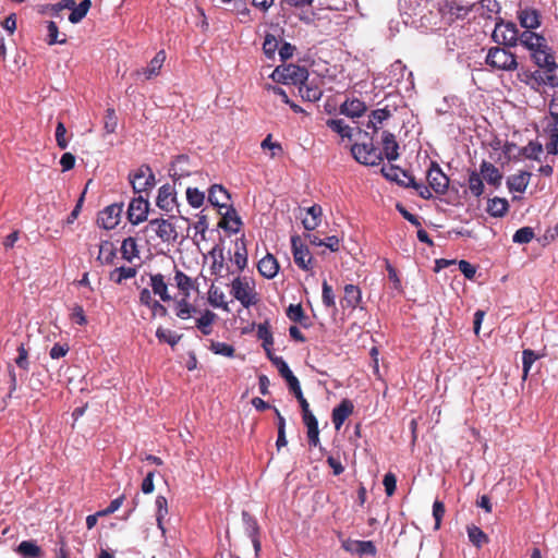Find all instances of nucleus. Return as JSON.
Wrapping results in <instances>:
<instances>
[{
    "instance_id": "1",
    "label": "nucleus",
    "mask_w": 558,
    "mask_h": 558,
    "mask_svg": "<svg viewBox=\"0 0 558 558\" xmlns=\"http://www.w3.org/2000/svg\"><path fill=\"white\" fill-rule=\"evenodd\" d=\"M397 111L396 108L389 109L388 106L373 110L368 117L366 123L362 122L361 125L359 122H353L359 132H363L366 136H371L378 133L379 130H383L381 140H396V134L391 132L388 128L390 125V121L395 119L393 113Z\"/></svg>"
},
{
    "instance_id": "2",
    "label": "nucleus",
    "mask_w": 558,
    "mask_h": 558,
    "mask_svg": "<svg viewBox=\"0 0 558 558\" xmlns=\"http://www.w3.org/2000/svg\"><path fill=\"white\" fill-rule=\"evenodd\" d=\"M352 157L361 165L375 167L384 160L383 142H354L350 146Z\"/></svg>"
},
{
    "instance_id": "3",
    "label": "nucleus",
    "mask_w": 558,
    "mask_h": 558,
    "mask_svg": "<svg viewBox=\"0 0 558 558\" xmlns=\"http://www.w3.org/2000/svg\"><path fill=\"white\" fill-rule=\"evenodd\" d=\"M380 172L386 179L397 182L401 186L414 189L418 196L422 197L423 199L428 201L433 197L432 193L429 192V189L425 186L424 183L417 182L412 174L405 172L399 167L392 165L384 166L380 169Z\"/></svg>"
},
{
    "instance_id": "4",
    "label": "nucleus",
    "mask_w": 558,
    "mask_h": 558,
    "mask_svg": "<svg viewBox=\"0 0 558 558\" xmlns=\"http://www.w3.org/2000/svg\"><path fill=\"white\" fill-rule=\"evenodd\" d=\"M308 76L310 73L305 66L294 63L278 65L270 74V78L278 84L295 86L306 81Z\"/></svg>"
},
{
    "instance_id": "5",
    "label": "nucleus",
    "mask_w": 558,
    "mask_h": 558,
    "mask_svg": "<svg viewBox=\"0 0 558 558\" xmlns=\"http://www.w3.org/2000/svg\"><path fill=\"white\" fill-rule=\"evenodd\" d=\"M508 47H492L486 56L487 65L499 71H514L518 69L517 56Z\"/></svg>"
},
{
    "instance_id": "6",
    "label": "nucleus",
    "mask_w": 558,
    "mask_h": 558,
    "mask_svg": "<svg viewBox=\"0 0 558 558\" xmlns=\"http://www.w3.org/2000/svg\"><path fill=\"white\" fill-rule=\"evenodd\" d=\"M518 33L519 29L513 22H504L500 20L496 23L493 39L498 45H504L505 47H515L518 44Z\"/></svg>"
},
{
    "instance_id": "7",
    "label": "nucleus",
    "mask_w": 558,
    "mask_h": 558,
    "mask_svg": "<svg viewBox=\"0 0 558 558\" xmlns=\"http://www.w3.org/2000/svg\"><path fill=\"white\" fill-rule=\"evenodd\" d=\"M426 181L429 192H435L438 195H445L449 187V178L444 173L439 165L435 161L430 162V166L426 172Z\"/></svg>"
},
{
    "instance_id": "8",
    "label": "nucleus",
    "mask_w": 558,
    "mask_h": 558,
    "mask_svg": "<svg viewBox=\"0 0 558 558\" xmlns=\"http://www.w3.org/2000/svg\"><path fill=\"white\" fill-rule=\"evenodd\" d=\"M231 293L245 308L257 303L254 287L251 286L248 281L242 280L241 278H235L232 281Z\"/></svg>"
},
{
    "instance_id": "9",
    "label": "nucleus",
    "mask_w": 558,
    "mask_h": 558,
    "mask_svg": "<svg viewBox=\"0 0 558 558\" xmlns=\"http://www.w3.org/2000/svg\"><path fill=\"white\" fill-rule=\"evenodd\" d=\"M146 229L153 231L165 243H174L178 239V231L168 219H151Z\"/></svg>"
},
{
    "instance_id": "10",
    "label": "nucleus",
    "mask_w": 558,
    "mask_h": 558,
    "mask_svg": "<svg viewBox=\"0 0 558 558\" xmlns=\"http://www.w3.org/2000/svg\"><path fill=\"white\" fill-rule=\"evenodd\" d=\"M530 51L532 60L538 68L547 70V72H556L558 64L551 48L547 45L546 39L545 47L542 45L541 47L531 49Z\"/></svg>"
},
{
    "instance_id": "11",
    "label": "nucleus",
    "mask_w": 558,
    "mask_h": 558,
    "mask_svg": "<svg viewBox=\"0 0 558 558\" xmlns=\"http://www.w3.org/2000/svg\"><path fill=\"white\" fill-rule=\"evenodd\" d=\"M130 182L135 193H141L155 185V175L148 166H141L134 174H130Z\"/></svg>"
},
{
    "instance_id": "12",
    "label": "nucleus",
    "mask_w": 558,
    "mask_h": 558,
    "mask_svg": "<svg viewBox=\"0 0 558 558\" xmlns=\"http://www.w3.org/2000/svg\"><path fill=\"white\" fill-rule=\"evenodd\" d=\"M291 246L294 263L303 270L311 269L313 257L308 247L301 242L299 235L291 236Z\"/></svg>"
},
{
    "instance_id": "13",
    "label": "nucleus",
    "mask_w": 558,
    "mask_h": 558,
    "mask_svg": "<svg viewBox=\"0 0 558 558\" xmlns=\"http://www.w3.org/2000/svg\"><path fill=\"white\" fill-rule=\"evenodd\" d=\"M149 203L142 195L131 201L128 208V219L132 225H138L147 219Z\"/></svg>"
},
{
    "instance_id": "14",
    "label": "nucleus",
    "mask_w": 558,
    "mask_h": 558,
    "mask_svg": "<svg viewBox=\"0 0 558 558\" xmlns=\"http://www.w3.org/2000/svg\"><path fill=\"white\" fill-rule=\"evenodd\" d=\"M122 211L123 204L109 205L99 213L97 222L104 229L111 230L118 226Z\"/></svg>"
},
{
    "instance_id": "15",
    "label": "nucleus",
    "mask_w": 558,
    "mask_h": 558,
    "mask_svg": "<svg viewBox=\"0 0 558 558\" xmlns=\"http://www.w3.org/2000/svg\"><path fill=\"white\" fill-rule=\"evenodd\" d=\"M470 11L469 7L461 5L454 0L445 1L439 8L442 20L448 24L453 23L456 20L464 19Z\"/></svg>"
},
{
    "instance_id": "16",
    "label": "nucleus",
    "mask_w": 558,
    "mask_h": 558,
    "mask_svg": "<svg viewBox=\"0 0 558 558\" xmlns=\"http://www.w3.org/2000/svg\"><path fill=\"white\" fill-rule=\"evenodd\" d=\"M322 80L314 77L310 80V76L303 83H300L299 94L303 100L311 102L317 101L323 96V89L320 88Z\"/></svg>"
},
{
    "instance_id": "17",
    "label": "nucleus",
    "mask_w": 558,
    "mask_h": 558,
    "mask_svg": "<svg viewBox=\"0 0 558 558\" xmlns=\"http://www.w3.org/2000/svg\"><path fill=\"white\" fill-rule=\"evenodd\" d=\"M366 111V104L356 97H347L339 107V112L351 119L361 118Z\"/></svg>"
},
{
    "instance_id": "18",
    "label": "nucleus",
    "mask_w": 558,
    "mask_h": 558,
    "mask_svg": "<svg viewBox=\"0 0 558 558\" xmlns=\"http://www.w3.org/2000/svg\"><path fill=\"white\" fill-rule=\"evenodd\" d=\"M220 2L226 5L227 11L238 14L241 23L246 24L253 21L246 0H220Z\"/></svg>"
},
{
    "instance_id": "19",
    "label": "nucleus",
    "mask_w": 558,
    "mask_h": 558,
    "mask_svg": "<svg viewBox=\"0 0 558 558\" xmlns=\"http://www.w3.org/2000/svg\"><path fill=\"white\" fill-rule=\"evenodd\" d=\"M156 204L166 213L172 211L177 204V196L174 189L170 184H165L159 189Z\"/></svg>"
},
{
    "instance_id": "20",
    "label": "nucleus",
    "mask_w": 558,
    "mask_h": 558,
    "mask_svg": "<svg viewBox=\"0 0 558 558\" xmlns=\"http://www.w3.org/2000/svg\"><path fill=\"white\" fill-rule=\"evenodd\" d=\"M531 76V87L535 90L538 89L539 86L547 85L553 88L558 87V76L555 74V72H547V70H544V72L539 70L533 71V73H530Z\"/></svg>"
},
{
    "instance_id": "21",
    "label": "nucleus",
    "mask_w": 558,
    "mask_h": 558,
    "mask_svg": "<svg viewBox=\"0 0 558 558\" xmlns=\"http://www.w3.org/2000/svg\"><path fill=\"white\" fill-rule=\"evenodd\" d=\"M354 405L351 400L343 399L339 405L332 410L331 418L335 428L339 430L344 421L353 413Z\"/></svg>"
},
{
    "instance_id": "22",
    "label": "nucleus",
    "mask_w": 558,
    "mask_h": 558,
    "mask_svg": "<svg viewBox=\"0 0 558 558\" xmlns=\"http://www.w3.org/2000/svg\"><path fill=\"white\" fill-rule=\"evenodd\" d=\"M518 20L525 29H536L541 26V13L534 8H524L518 11Z\"/></svg>"
},
{
    "instance_id": "23",
    "label": "nucleus",
    "mask_w": 558,
    "mask_h": 558,
    "mask_svg": "<svg viewBox=\"0 0 558 558\" xmlns=\"http://www.w3.org/2000/svg\"><path fill=\"white\" fill-rule=\"evenodd\" d=\"M344 295L340 301L342 308L355 310L362 301L361 289L352 283L344 286Z\"/></svg>"
},
{
    "instance_id": "24",
    "label": "nucleus",
    "mask_w": 558,
    "mask_h": 558,
    "mask_svg": "<svg viewBox=\"0 0 558 558\" xmlns=\"http://www.w3.org/2000/svg\"><path fill=\"white\" fill-rule=\"evenodd\" d=\"M257 269L260 276L267 279H272L279 271V263L277 258L267 253L257 264Z\"/></svg>"
},
{
    "instance_id": "25",
    "label": "nucleus",
    "mask_w": 558,
    "mask_h": 558,
    "mask_svg": "<svg viewBox=\"0 0 558 558\" xmlns=\"http://www.w3.org/2000/svg\"><path fill=\"white\" fill-rule=\"evenodd\" d=\"M208 201L213 206L223 208L229 206L230 195L222 185L214 184L208 190Z\"/></svg>"
},
{
    "instance_id": "26",
    "label": "nucleus",
    "mask_w": 558,
    "mask_h": 558,
    "mask_svg": "<svg viewBox=\"0 0 558 558\" xmlns=\"http://www.w3.org/2000/svg\"><path fill=\"white\" fill-rule=\"evenodd\" d=\"M242 225L241 218L232 206H228L226 214L219 221V227L232 233H238Z\"/></svg>"
},
{
    "instance_id": "27",
    "label": "nucleus",
    "mask_w": 558,
    "mask_h": 558,
    "mask_svg": "<svg viewBox=\"0 0 558 558\" xmlns=\"http://www.w3.org/2000/svg\"><path fill=\"white\" fill-rule=\"evenodd\" d=\"M518 41L525 47L527 50L541 47H545V37L532 32V29H525L522 33H518Z\"/></svg>"
},
{
    "instance_id": "28",
    "label": "nucleus",
    "mask_w": 558,
    "mask_h": 558,
    "mask_svg": "<svg viewBox=\"0 0 558 558\" xmlns=\"http://www.w3.org/2000/svg\"><path fill=\"white\" fill-rule=\"evenodd\" d=\"M150 287L154 294L158 295L163 302L172 299L168 292V284L162 274L150 275Z\"/></svg>"
},
{
    "instance_id": "29",
    "label": "nucleus",
    "mask_w": 558,
    "mask_h": 558,
    "mask_svg": "<svg viewBox=\"0 0 558 558\" xmlns=\"http://www.w3.org/2000/svg\"><path fill=\"white\" fill-rule=\"evenodd\" d=\"M166 60V53L163 50H160L156 53V56L150 60L149 64L144 68L142 71H136V75H145L146 80H149L154 76H157L160 72V69Z\"/></svg>"
},
{
    "instance_id": "30",
    "label": "nucleus",
    "mask_w": 558,
    "mask_h": 558,
    "mask_svg": "<svg viewBox=\"0 0 558 558\" xmlns=\"http://www.w3.org/2000/svg\"><path fill=\"white\" fill-rule=\"evenodd\" d=\"M173 280L184 296H190L191 291L197 289L196 282L180 269L175 268Z\"/></svg>"
},
{
    "instance_id": "31",
    "label": "nucleus",
    "mask_w": 558,
    "mask_h": 558,
    "mask_svg": "<svg viewBox=\"0 0 558 558\" xmlns=\"http://www.w3.org/2000/svg\"><path fill=\"white\" fill-rule=\"evenodd\" d=\"M481 175L486 180L488 184L498 187L501 184L502 174L493 163L483 161L481 165Z\"/></svg>"
},
{
    "instance_id": "32",
    "label": "nucleus",
    "mask_w": 558,
    "mask_h": 558,
    "mask_svg": "<svg viewBox=\"0 0 558 558\" xmlns=\"http://www.w3.org/2000/svg\"><path fill=\"white\" fill-rule=\"evenodd\" d=\"M303 423L307 427V439L312 447H316L319 444V429L317 418L313 413L302 416Z\"/></svg>"
},
{
    "instance_id": "33",
    "label": "nucleus",
    "mask_w": 558,
    "mask_h": 558,
    "mask_svg": "<svg viewBox=\"0 0 558 558\" xmlns=\"http://www.w3.org/2000/svg\"><path fill=\"white\" fill-rule=\"evenodd\" d=\"M531 173L526 171H522L517 174H512L507 180L508 189L511 192L523 193L529 184Z\"/></svg>"
},
{
    "instance_id": "34",
    "label": "nucleus",
    "mask_w": 558,
    "mask_h": 558,
    "mask_svg": "<svg viewBox=\"0 0 558 558\" xmlns=\"http://www.w3.org/2000/svg\"><path fill=\"white\" fill-rule=\"evenodd\" d=\"M307 214L311 216L310 218L306 217L302 220V223H303V227L307 230V231H313L315 230L319 223H320V217L323 215V209L319 205H313L311 207L307 208Z\"/></svg>"
},
{
    "instance_id": "35",
    "label": "nucleus",
    "mask_w": 558,
    "mask_h": 558,
    "mask_svg": "<svg viewBox=\"0 0 558 558\" xmlns=\"http://www.w3.org/2000/svg\"><path fill=\"white\" fill-rule=\"evenodd\" d=\"M17 553L23 558H43L44 553L41 548L33 541H23L17 546Z\"/></svg>"
},
{
    "instance_id": "36",
    "label": "nucleus",
    "mask_w": 558,
    "mask_h": 558,
    "mask_svg": "<svg viewBox=\"0 0 558 558\" xmlns=\"http://www.w3.org/2000/svg\"><path fill=\"white\" fill-rule=\"evenodd\" d=\"M216 318L217 315L214 312L205 310L202 316L196 319V327L204 336H208L213 332V324Z\"/></svg>"
},
{
    "instance_id": "37",
    "label": "nucleus",
    "mask_w": 558,
    "mask_h": 558,
    "mask_svg": "<svg viewBox=\"0 0 558 558\" xmlns=\"http://www.w3.org/2000/svg\"><path fill=\"white\" fill-rule=\"evenodd\" d=\"M327 125L342 138L348 137L349 140L352 137V131L356 129L355 126H350L343 119H329Z\"/></svg>"
},
{
    "instance_id": "38",
    "label": "nucleus",
    "mask_w": 558,
    "mask_h": 558,
    "mask_svg": "<svg viewBox=\"0 0 558 558\" xmlns=\"http://www.w3.org/2000/svg\"><path fill=\"white\" fill-rule=\"evenodd\" d=\"M233 262L240 270H243L247 265V250L243 238L235 242Z\"/></svg>"
},
{
    "instance_id": "39",
    "label": "nucleus",
    "mask_w": 558,
    "mask_h": 558,
    "mask_svg": "<svg viewBox=\"0 0 558 558\" xmlns=\"http://www.w3.org/2000/svg\"><path fill=\"white\" fill-rule=\"evenodd\" d=\"M137 274L135 267H117L109 274V279L117 284H121L123 280L134 278Z\"/></svg>"
},
{
    "instance_id": "40",
    "label": "nucleus",
    "mask_w": 558,
    "mask_h": 558,
    "mask_svg": "<svg viewBox=\"0 0 558 558\" xmlns=\"http://www.w3.org/2000/svg\"><path fill=\"white\" fill-rule=\"evenodd\" d=\"M121 254L122 257L128 262H132L134 258L138 257L140 251L134 238L129 236L123 240L121 245Z\"/></svg>"
},
{
    "instance_id": "41",
    "label": "nucleus",
    "mask_w": 558,
    "mask_h": 558,
    "mask_svg": "<svg viewBox=\"0 0 558 558\" xmlns=\"http://www.w3.org/2000/svg\"><path fill=\"white\" fill-rule=\"evenodd\" d=\"M287 316L290 320L300 324L304 328L311 326L310 323H303V319H307V316L301 304H290L287 308Z\"/></svg>"
},
{
    "instance_id": "42",
    "label": "nucleus",
    "mask_w": 558,
    "mask_h": 558,
    "mask_svg": "<svg viewBox=\"0 0 558 558\" xmlns=\"http://www.w3.org/2000/svg\"><path fill=\"white\" fill-rule=\"evenodd\" d=\"M155 504H156V508H157V511H156L157 526H158V529H160L162 534H165L166 529L163 526V519L168 514V500L165 496H157Z\"/></svg>"
},
{
    "instance_id": "43",
    "label": "nucleus",
    "mask_w": 558,
    "mask_h": 558,
    "mask_svg": "<svg viewBox=\"0 0 558 558\" xmlns=\"http://www.w3.org/2000/svg\"><path fill=\"white\" fill-rule=\"evenodd\" d=\"M92 7L90 0H82L78 4L75 3V7H73L72 12L69 15V21L72 24H76L81 22L87 14Z\"/></svg>"
},
{
    "instance_id": "44",
    "label": "nucleus",
    "mask_w": 558,
    "mask_h": 558,
    "mask_svg": "<svg viewBox=\"0 0 558 558\" xmlns=\"http://www.w3.org/2000/svg\"><path fill=\"white\" fill-rule=\"evenodd\" d=\"M509 209L505 198L495 197L488 202L487 211L493 217H502Z\"/></svg>"
},
{
    "instance_id": "45",
    "label": "nucleus",
    "mask_w": 558,
    "mask_h": 558,
    "mask_svg": "<svg viewBox=\"0 0 558 558\" xmlns=\"http://www.w3.org/2000/svg\"><path fill=\"white\" fill-rule=\"evenodd\" d=\"M117 257V251L112 243L105 241L100 244L99 255L97 257L102 264L111 265Z\"/></svg>"
},
{
    "instance_id": "46",
    "label": "nucleus",
    "mask_w": 558,
    "mask_h": 558,
    "mask_svg": "<svg viewBox=\"0 0 558 558\" xmlns=\"http://www.w3.org/2000/svg\"><path fill=\"white\" fill-rule=\"evenodd\" d=\"M544 133L548 140H558V112L550 111V117L544 120Z\"/></svg>"
},
{
    "instance_id": "47",
    "label": "nucleus",
    "mask_w": 558,
    "mask_h": 558,
    "mask_svg": "<svg viewBox=\"0 0 558 558\" xmlns=\"http://www.w3.org/2000/svg\"><path fill=\"white\" fill-rule=\"evenodd\" d=\"M190 296H184L175 303V314L181 319H187L196 312V308L189 302Z\"/></svg>"
},
{
    "instance_id": "48",
    "label": "nucleus",
    "mask_w": 558,
    "mask_h": 558,
    "mask_svg": "<svg viewBox=\"0 0 558 558\" xmlns=\"http://www.w3.org/2000/svg\"><path fill=\"white\" fill-rule=\"evenodd\" d=\"M468 536L470 542L477 548L488 543V536L476 525L468 526Z\"/></svg>"
},
{
    "instance_id": "49",
    "label": "nucleus",
    "mask_w": 558,
    "mask_h": 558,
    "mask_svg": "<svg viewBox=\"0 0 558 558\" xmlns=\"http://www.w3.org/2000/svg\"><path fill=\"white\" fill-rule=\"evenodd\" d=\"M278 48V40L275 35L267 33L263 43V52L269 60L275 59L276 51Z\"/></svg>"
},
{
    "instance_id": "50",
    "label": "nucleus",
    "mask_w": 558,
    "mask_h": 558,
    "mask_svg": "<svg viewBox=\"0 0 558 558\" xmlns=\"http://www.w3.org/2000/svg\"><path fill=\"white\" fill-rule=\"evenodd\" d=\"M156 337L160 342H166L170 344L172 348L179 343L182 338V335H177L168 329L159 327L156 330Z\"/></svg>"
},
{
    "instance_id": "51",
    "label": "nucleus",
    "mask_w": 558,
    "mask_h": 558,
    "mask_svg": "<svg viewBox=\"0 0 558 558\" xmlns=\"http://www.w3.org/2000/svg\"><path fill=\"white\" fill-rule=\"evenodd\" d=\"M468 183H469V189L474 196L478 197L483 194L484 183H483V180H482L480 173H477L476 171H472L469 174Z\"/></svg>"
},
{
    "instance_id": "52",
    "label": "nucleus",
    "mask_w": 558,
    "mask_h": 558,
    "mask_svg": "<svg viewBox=\"0 0 558 558\" xmlns=\"http://www.w3.org/2000/svg\"><path fill=\"white\" fill-rule=\"evenodd\" d=\"M539 355L536 354L531 349H525L522 352V371H523V379H526L530 373V369L534 362L538 360Z\"/></svg>"
},
{
    "instance_id": "53",
    "label": "nucleus",
    "mask_w": 558,
    "mask_h": 558,
    "mask_svg": "<svg viewBox=\"0 0 558 558\" xmlns=\"http://www.w3.org/2000/svg\"><path fill=\"white\" fill-rule=\"evenodd\" d=\"M210 350L215 354L222 355L226 357H233L234 353H235V349L233 345L226 343V342H220V341H211Z\"/></svg>"
},
{
    "instance_id": "54",
    "label": "nucleus",
    "mask_w": 558,
    "mask_h": 558,
    "mask_svg": "<svg viewBox=\"0 0 558 558\" xmlns=\"http://www.w3.org/2000/svg\"><path fill=\"white\" fill-rule=\"evenodd\" d=\"M275 366L277 367L279 374L286 379L288 386L299 380L283 359L275 360Z\"/></svg>"
},
{
    "instance_id": "55",
    "label": "nucleus",
    "mask_w": 558,
    "mask_h": 558,
    "mask_svg": "<svg viewBox=\"0 0 558 558\" xmlns=\"http://www.w3.org/2000/svg\"><path fill=\"white\" fill-rule=\"evenodd\" d=\"M186 199L192 207L199 208L204 204L205 193L196 187H187Z\"/></svg>"
},
{
    "instance_id": "56",
    "label": "nucleus",
    "mask_w": 558,
    "mask_h": 558,
    "mask_svg": "<svg viewBox=\"0 0 558 558\" xmlns=\"http://www.w3.org/2000/svg\"><path fill=\"white\" fill-rule=\"evenodd\" d=\"M354 553L359 555L375 556L377 553L376 546L372 541H353Z\"/></svg>"
},
{
    "instance_id": "57",
    "label": "nucleus",
    "mask_w": 558,
    "mask_h": 558,
    "mask_svg": "<svg viewBox=\"0 0 558 558\" xmlns=\"http://www.w3.org/2000/svg\"><path fill=\"white\" fill-rule=\"evenodd\" d=\"M323 292H322V301L323 304L328 307L336 310V295L333 293L332 287L325 280L323 282Z\"/></svg>"
},
{
    "instance_id": "58",
    "label": "nucleus",
    "mask_w": 558,
    "mask_h": 558,
    "mask_svg": "<svg viewBox=\"0 0 558 558\" xmlns=\"http://www.w3.org/2000/svg\"><path fill=\"white\" fill-rule=\"evenodd\" d=\"M257 337L263 340V347H272L274 337L268 323L259 324L257 327Z\"/></svg>"
},
{
    "instance_id": "59",
    "label": "nucleus",
    "mask_w": 558,
    "mask_h": 558,
    "mask_svg": "<svg viewBox=\"0 0 558 558\" xmlns=\"http://www.w3.org/2000/svg\"><path fill=\"white\" fill-rule=\"evenodd\" d=\"M534 238V231L531 227H523L513 234V242L519 244L530 243Z\"/></svg>"
},
{
    "instance_id": "60",
    "label": "nucleus",
    "mask_w": 558,
    "mask_h": 558,
    "mask_svg": "<svg viewBox=\"0 0 558 558\" xmlns=\"http://www.w3.org/2000/svg\"><path fill=\"white\" fill-rule=\"evenodd\" d=\"M260 148L269 158H275L283 154V148L279 142H260Z\"/></svg>"
},
{
    "instance_id": "61",
    "label": "nucleus",
    "mask_w": 558,
    "mask_h": 558,
    "mask_svg": "<svg viewBox=\"0 0 558 558\" xmlns=\"http://www.w3.org/2000/svg\"><path fill=\"white\" fill-rule=\"evenodd\" d=\"M243 519L244 520H248L252 522V525H251V531H250V537L252 539V543H253V546H254V550L256 553V555H258V551L260 550V542L258 539V525H257V522L255 520L252 519V517L247 513V512H243Z\"/></svg>"
},
{
    "instance_id": "62",
    "label": "nucleus",
    "mask_w": 558,
    "mask_h": 558,
    "mask_svg": "<svg viewBox=\"0 0 558 558\" xmlns=\"http://www.w3.org/2000/svg\"><path fill=\"white\" fill-rule=\"evenodd\" d=\"M47 31H48L47 44L49 46H52L54 44H64V43H66L65 38L58 39L59 28H58L57 24L53 21L47 22Z\"/></svg>"
},
{
    "instance_id": "63",
    "label": "nucleus",
    "mask_w": 558,
    "mask_h": 558,
    "mask_svg": "<svg viewBox=\"0 0 558 558\" xmlns=\"http://www.w3.org/2000/svg\"><path fill=\"white\" fill-rule=\"evenodd\" d=\"M543 153V147L541 142H529V144L523 147V155L530 159H538L539 155Z\"/></svg>"
},
{
    "instance_id": "64",
    "label": "nucleus",
    "mask_w": 558,
    "mask_h": 558,
    "mask_svg": "<svg viewBox=\"0 0 558 558\" xmlns=\"http://www.w3.org/2000/svg\"><path fill=\"white\" fill-rule=\"evenodd\" d=\"M118 124V118L116 114L114 109H107L106 116H105V129L107 133H113Z\"/></svg>"
}]
</instances>
